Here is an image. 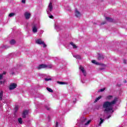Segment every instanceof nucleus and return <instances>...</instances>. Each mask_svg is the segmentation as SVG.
Instances as JSON below:
<instances>
[{"instance_id": "nucleus-33", "label": "nucleus", "mask_w": 127, "mask_h": 127, "mask_svg": "<svg viewBox=\"0 0 127 127\" xmlns=\"http://www.w3.org/2000/svg\"><path fill=\"white\" fill-rule=\"evenodd\" d=\"M58 28H59V26H57V25H56V26H55V29H56L57 30V29H58Z\"/></svg>"}, {"instance_id": "nucleus-32", "label": "nucleus", "mask_w": 127, "mask_h": 127, "mask_svg": "<svg viewBox=\"0 0 127 127\" xmlns=\"http://www.w3.org/2000/svg\"><path fill=\"white\" fill-rule=\"evenodd\" d=\"M3 75L0 74V80H2V77H3Z\"/></svg>"}, {"instance_id": "nucleus-35", "label": "nucleus", "mask_w": 127, "mask_h": 127, "mask_svg": "<svg viewBox=\"0 0 127 127\" xmlns=\"http://www.w3.org/2000/svg\"><path fill=\"white\" fill-rule=\"evenodd\" d=\"M3 48H4V49H7V48H8V47L6 46H4L3 47Z\"/></svg>"}, {"instance_id": "nucleus-5", "label": "nucleus", "mask_w": 127, "mask_h": 127, "mask_svg": "<svg viewBox=\"0 0 127 127\" xmlns=\"http://www.w3.org/2000/svg\"><path fill=\"white\" fill-rule=\"evenodd\" d=\"M16 87H17V85H16V84L11 83L10 84L9 89V90H14V89H15V88H16Z\"/></svg>"}, {"instance_id": "nucleus-38", "label": "nucleus", "mask_w": 127, "mask_h": 127, "mask_svg": "<svg viewBox=\"0 0 127 127\" xmlns=\"http://www.w3.org/2000/svg\"><path fill=\"white\" fill-rule=\"evenodd\" d=\"M56 127H58V122L56 123Z\"/></svg>"}, {"instance_id": "nucleus-21", "label": "nucleus", "mask_w": 127, "mask_h": 127, "mask_svg": "<svg viewBox=\"0 0 127 127\" xmlns=\"http://www.w3.org/2000/svg\"><path fill=\"white\" fill-rule=\"evenodd\" d=\"M101 98H102V96H100L98 98H97L96 99H95V100L94 101V103H97V102H98V101H99V100H100Z\"/></svg>"}, {"instance_id": "nucleus-24", "label": "nucleus", "mask_w": 127, "mask_h": 127, "mask_svg": "<svg viewBox=\"0 0 127 127\" xmlns=\"http://www.w3.org/2000/svg\"><path fill=\"white\" fill-rule=\"evenodd\" d=\"M15 15V14L14 13H10L9 14V17H12V16H14Z\"/></svg>"}, {"instance_id": "nucleus-8", "label": "nucleus", "mask_w": 127, "mask_h": 127, "mask_svg": "<svg viewBox=\"0 0 127 127\" xmlns=\"http://www.w3.org/2000/svg\"><path fill=\"white\" fill-rule=\"evenodd\" d=\"M32 29L33 33H36L37 32V26L36 25H33Z\"/></svg>"}, {"instance_id": "nucleus-41", "label": "nucleus", "mask_w": 127, "mask_h": 127, "mask_svg": "<svg viewBox=\"0 0 127 127\" xmlns=\"http://www.w3.org/2000/svg\"><path fill=\"white\" fill-rule=\"evenodd\" d=\"M110 118H111V115L109 116L107 118V119H110Z\"/></svg>"}, {"instance_id": "nucleus-12", "label": "nucleus", "mask_w": 127, "mask_h": 127, "mask_svg": "<svg viewBox=\"0 0 127 127\" xmlns=\"http://www.w3.org/2000/svg\"><path fill=\"white\" fill-rule=\"evenodd\" d=\"M3 97V91L0 90V101H2V97Z\"/></svg>"}, {"instance_id": "nucleus-31", "label": "nucleus", "mask_w": 127, "mask_h": 127, "mask_svg": "<svg viewBox=\"0 0 127 127\" xmlns=\"http://www.w3.org/2000/svg\"><path fill=\"white\" fill-rule=\"evenodd\" d=\"M42 44H43V45L44 48H45V47H46V46H47L46 45V44H45V43H44V42H43V43Z\"/></svg>"}, {"instance_id": "nucleus-9", "label": "nucleus", "mask_w": 127, "mask_h": 127, "mask_svg": "<svg viewBox=\"0 0 127 127\" xmlns=\"http://www.w3.org/2000/svg\"><path fill=\"white\" fill-rule=\"evenodd\" d=\"M46 67H47L46 64H40L37 67V69H38L39 70H40V69H43L44 68H46Z\"/></svg>"}, {"instance_id": "nucleus-37", "label": "nucleus", "mask_w": 127, "mask_h": 127, "mask_svg": "<svg viewBox=\"0 0 127 127\" xmlns=\"http://www.w3.org/2000/svg\"><path fill=\"white\" fill-rule=\"evenodd\" d=\"M5 74H6V72L5 71L3 72V73H2L3 76V75H5Z\"/></svg>"}, {"instance_id": "nucleus-29", "label": "nucleus", "mask_w": 127, "mask_h": 127, "mask_svg": "<svg viewBox=\"0 0 127 127\" xmlns=\"http://www.w3.org/2000/svg\"><path fill=\"white\" fill-rule=\"evenodd\" d=\"M105 90H106V88H102V89H100L99 92H104L105 91Z\"/></svg>"}, {"instance_id": "nucleus-17", "label": "nucleus", "mask_w": 127, "mask_h": 127, "mask_svg": "<svg viewBox=\"0 0 127 127\" xmlns=\"http://www.w3.org/2000/svg\"><path fill=\"white\" fill-rule=\"evenodd\" d=\"M104 122H105V119H102V118H100V122L99 124V127H101V125H102V124H103V123H104Z\"/></svg>"}, {"instance_id": "nucleus-13", "label": "nucleus", "mask_w": 127, "mask_h": 127, "mask_svg": "<svg viewBox=\"0 0 127 127\" xmlns=\"http://www.w3.org/2000/svg\"><path fill=\"white\" fill-rule=\"evenodd\" d=\"M104 55L102 54H98V60H104Z\"/></svg>"}, {"instance_id": "nucleus-23", "label": "nucleus", "mask_w": 127, "mask_h": 127, "mask_svg": "<svg viewBox=\"0 0 127 127\" xmlns=\"http://www.w3.org/2000/svg\"><path fill=\"white\" fill-rule=\"evenodd\" d=\"M58 84H60V85H64L65 82L63 81H58L57 82Z\"/></svg>"}, {"instance_id": "nucleus-43", "label": "nucleus", "mask_w": 127, "mask_h": 127, "mask_svg": "<svg viewBox=\"0 0 127 127\" xmlns=\"http://www.w3.org/2000/svg\"><path fill=\"white\" fill-rule=\"evenodd\" d=\"M73 103H76V99H75V100H73Z\"/></svg>"}, {"instance_id": "nucleus-10", "label": "nucleus", "mask_w": 127, "mask_h": 127, "mask_svg": "<svg viewBox=\"0 0 127 127\" xmlns=\"http://www.w3.org/2000/svg\"><path fill=\"white\" fill-rule=\"evenodd\" d=\"M27 115H28V110L24 111L22 114V118H23V119H25Z\"/></svg>"}, {"instance_id": "nucleus-16", "label": "nucleus", "mask_w": 127, "mask_h": 127, "mask_svg": "<svg viewBox=\"0 0 127 127\" xmlns=\"http://www.w3.org/2000/svg\"><path fill=\"white\" fill-rule=\"evenodd\" d=\"M70 45H72L73 48H74V49H75L76 48H77V46H76V45L74 44V43L73 42H70Z\"/></svg>"}, {"instance_id": "nucleus-27", "label": "nucleus", "mask_w": 127, "mask_h": 127, "mask_svg": "<svg viewBox=\"0 0 127 127\" xmlns=\"http://www.w3.org/2000/svg\"><path fill=\"white\" fill-rule=\"evenodd\" d=\"M5 81L4 80L3 81H2L1 80H0V85H3L4 84Z\"/></svg>"}, {"instance_id": "nucleus-3", "label": "nucleus", "mask_w": 127, "mask_h": 127, "mask_svg": "<svg viewBox=\"0 0 127 127\" xmlns=\"http://www.w3.org/2000/svg\"><path fill=\"white\" fill-rule=\"evenodd\" d=\"M81 124L82 125H84V126H88V125H89L90 123H91V120H89L87 122H86L87 119L85 118H83L81 120Z\"/></svg>"}, {"instance_id": "nucleus-7", "label": "nucleus", "mask_w": 127, "mask_h": 127, "mask_svg": "<svg viewBox=\"0 0 127 127\" xmlns=\"http://www.w3.org/2000/svg\"><path fill=\"white\" fill-rule=\"evenodd\" d=\"M79 69L81 71H82V73H83L84 76H86L87 74L86 73V70H85V68H84L83 66L80 65L79 66Z\"/></svg>"}, {"instance_id": "nucleus-34", "label": "nucleus", "mask_w": 127, "mask_h": 127, "mask_svg": "<svg viewBox=\"0 0 127 127\" xmlns=\"http://www.w3.org/2000/svg\"><path fill=\"white\" fill-rule=\"evenodd\" d=\"M49 18H52V19H53V15H50V16H49Z\"/></svg>"}, {"instance_id": "nucleus-18", "label": "nucleus", "mask_w": 127, "mask_h": 127, "mask_svg": "<svg viewBox=\"0 0 127 127\" xmlns=\"http://www.w3.org/2000/svg\"><path fill=\"white\" fill-rule=\"evenodd\" d=\"M73 57L76 59H81V56L79 55H73Z\"/></svg>"}, {"instance_id": "nucleus-46", "label": "nucleus", "mask_w": 127, "mask_h": 127, "mask_svg": "<svg viewBox=\"0 0 127 127\" xmlns=\"http://www.w3.org/2000/svg\"><path fill=\"white\" fill-rule=\"evenodd\" d=\"M48 118H49V119H50V117L49 116V117H48Z\"/></svg>"}, {"instance_id": "nucleus-26", "label": "nucleus", "mask_w": 127, "mask_h": 127, "mask_svg": "<svg viewBox=\"0 0 127 127\" xmlns=\"http://www.w3.org/2000/svg\"><path fill=\"white\" fill-rule=\"evenodd\" d=\"M92 63H93V64H96V65H99V63L96 62V60H92Z\"/></svg>"}, {"instance_id": "nucleus-48", "label": "nucleus", "mask_w": 127, "mask_h": 127, "mask_svg": "<svg viewBox=\"0 0 127 127\" xmlns=\"http://www.w3.org/2000/svg\"><path fill=\"white\" fill-rule=\"evenodd\" d=\"M82 83H84V82H83V81H82Z\"/></svg>"}, {"instance_id": "nucleus-47", "label": "nucleus", "mask_w": 127, "mask_h": 127, "mask_svg": "<svg viewBox=\"0 0 127 127\" xmlns=\"http://www.w3.org/2000/svg\"><path fill=\"white\" fill-rule=\"evenodd\" d=\"M12 75H13V72L12 73Z\"/></svg>"}, {"instance_id": "nucleus-42", "label": "nucleus", "mask_w": 127, "mask_h": 127, "mask_svg": "<svg viewBox=\"0 0 127 127\" xmlns=\"http://www.w3.org/2000/svg\"><path fill=\"white\" fill-rule=\"evenodd\" d=\"M100 70H104V68H100Z\"/></svg>"}, {"instance_id": "nucleus-28", "label": "nucleus", "mask_w": 127, "mask_h": 127, "mask_svg": "<svg viewBox=\"0 0 127 127\" xmlns=\"http://www.w3.org/2000/svg\"><path fill=\"white\" fill-rule=\"evenodd\" d=\"M17 110H18V106H16L15 107V112H17Z\"/></svg>"}, {"instance_id": "nucleus-19", "label": "nucleus", "mask_w": 127, "mask_h": 127, "mask_svg": "<svg viewBox=\"0 0 127 127\" xmlns=\"http://www.w3.org/2000/svg\"><path fill=\"white\" fill-rule=\"evenodd\" d=\"M15 43V40L12 39L10 41V44L13 45Z\"/></svg>"}, {"instance_id": "nucleus-11", "label": "nucleus", "mask_w": 127, "mask_h": 127, "mask_svg": "<svg viewBox=\"0 0 127 127\" xmlns=\"http://www.w3.org/2000/svg\"><path fill=\"white\" fill-rule=\"evenodd\" d=\"M44 42L43 41H42L41 39H39L36 40V43L37 44H39L40 45H41Z\"/></svg>"}, {"instance_id": "nucleus-30", "label": "nucleus", "mask_w": 127, "mask_h": 127, "mask_svg": "<svg viewBox=\"0 0 127 127\" xmlns=\"http://www.w3.org/2000/svg\"><path fill=\"white\" fill-rule=\"evenodd\" d=\"M45 81H51V78H45Z\"/></svg>"}, {"instance_id": "nucleus-20", "label": "nucleus", "mask_w": 127, "mask_h": 127, "mask_svg": "<svg viewBox=\"0 0 127 127\" xmlns=\"http://www.w3.org/2000/svg\"><path fill=\"white\" fill-rule=\"evenodd\" d=\"M46 67L48 68V69H51L52 67H53V65L52 64H49V65H46Z\"/></svg>"}, {"instance_id": "nucleus-44", "label": "nucleus", "mask_w": 127, "mask_h": 127, "mask_svg": "<svg viewBox=\"0 0 127 127\" xmlns=\"http://www.w3.org/2000/svg\"><path fill=\"white\" fill-rule=\"evenodd\" d=\"M47 110H50V108H48V107H47Z\"/></svg>"}, {"instance_id": "nucleus-25", "label": "nucleus", "mask_w": 127, "mask_h": 127, "mask_svg": "<svg viewBox=\"0 0 127 127\" xmlns=\"http://www.w3.org/2000/svg\"><path fill=\"white\" fill-rule=\"evenodd\" d=\"M18 122H19V124H20L21 125V124H22V119L19 118L18 119Z\"/></svg>"}, {"instance_id": "nucleus-14", "label": "nucleus", "mask_w": 127, "mask_h": 127, "mask_svg": "<svg viewBox=\"0 0 127 127\" xmlns=\"http://www.w3.org/2000/svg\"><path fill=\"white\" fill-rule=\"evenodd\" d=\"M105 19H106V20H107V21H109L110 22H112L114 21V19H113L112 18H111V17H106Z\"/></svg>"}, {"instance_id": "nucleus-36", "label": "nucleus", "mask_w": 127, "mask_h": 127, "mask_svg": "<svg viewBox=\"0 0 127 127\" xmlns=\"http://www.w3.org/2000/svg\"><path fill=\"white\" fill-rule=\"evenodd\" d=\"M123 62H124V64H127V60H124Z\"/></svg>"}, {"instance_id": "nucleus-39", "label": "nucleus", "mask_w": 127, "mask_h": 127, "mask_svg": "<svg viewBox=\"0 0 127 127\" xmlns=\"http://www.w3.org/2000/svg\"><path fill=\"white\" fill-rule=\"evenodd\" d=\"M22 3H25V0H22Z\"/></svg>"}, {"instance_id": "nucleus-15", "label": "nucleus", "mask_w": 127, "mask_h": 127, "mask_svg": "<svg viewBox=\"0 0 127 127\" xmlns=\"http://www.w3.org/2000/svg\"><path fill=\"white\" fill-rule=\"evenodd\" d=\"M113 96L112 95H108V96H106V99L108 100H112V99H113Z\"/></svg>"}, {"instance_id": "nucleus-2", "label": "nucleus", "mask_w": 127, "mask_h": 127, "mask_svg": "<svg viewBox=\"0 0 127 127\" xmlns=\"http://www.w3.org/2000/svg\"><path fill=\"white\" fill-rule=\"evenodd\" d=\"M52 10H53V6H52V2H50L47 9L48 14H51V12Z\"/></svg>"}, {"instance_id": "nucleus-6", "label": "nucleus", "mask_w": 127, "mask_h": 127, "mask_svg": "<svg viewBox=\"0 0 127 127\" xmlns=\"http://www.w3.org/2000/svg\"><path fill=\"white\" fill-rule=\"evenodd\" d=\"M24 16L26 19H29V18H30V16H31V14L29 12H25L24 13Z\"/></svg>"}, {"instance_id": "nucleus-1", "label": "nucleus", "mask_w": 127, "mask_h": 127, "mask_svg": "<svg viewBox=\"0 0 127 127\" xmlns=\"http://www.w3.org/2000/svg\"><path fill=\"white\" fill-rule=\"evenodd\" d=\"M118 101V98H115L113 101L110 102L109 101H106L103 104V108L105 109V111L108 113V112H111V114L114 113V111H113V109L114 108V105H115L117 101Z\"/></svg>"}, {"instance_id": "nucleus-40", "label": "nucleus", "mask_w": 127, "mask_h": 127, "mask_svg": "<svg viewBox=\"0 0 127 127\" xmlns=\"http://www.w3.org/2000/svg\"><path fill=\"white\" fill-rule=\"evenodd\" d=\"M101 24V25H103V24H106V21L103 22Z\"/></svg>"}, {"instance_id": "nucleus-45", "label": "nucleus", "mask_w": 127, "mask_h": 127, "mask_svg": "<svg viewBox=\"0 0 127 127\" xmlns=\"http://www.w3.org/2000/svg\"><path fill=\"white\" fill-rule=\"evenodd\" d=\"M126 82H127V80H125L124 83H126Z\"/></svg>"}, {"instance_id": "nucleus-22", "label": "nucleus", "mask_w": 127, "mask_h": 127, "mask_svg": "<svg viewBox=\"0 0 127 127\" xmlns=\"http://www.w3.org/2000/svg\"><path fill=\"white\" fill-rule=\"evenodd\" d=\"M47 91H48L50 93H53V90H52V89H51L50 88L47 87Z\"/></svg>"}, {"instance_id": "nucleus-4", "label": "nucleus", "mask_w": 127, "mask_h": 127, "mask_svg": "<svg viewBox=\"0 0 127 127\" xmlns=\"http://www.w3.org/2000/svg\"><path fill=\"white\" fill-rule=\"evenodd\" d=\"M74 14L76 17H80V16L82 15L81 12H80V11H79L77 9L75 10Z\"/></svg>"}]
</instances>
